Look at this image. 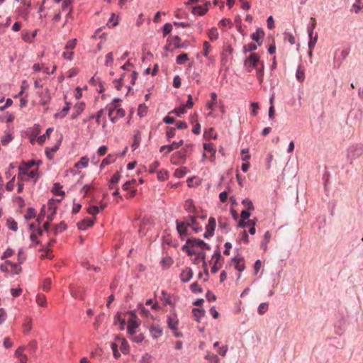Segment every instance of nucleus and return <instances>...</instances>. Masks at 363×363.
<instances>
[{
    "label": "nucleus",
    "mask_w": 363,
    "mask_h": 363,
    "mask_svg": "<svg viewBox=\"0 0 363 363\" xmlns=\"http://www.w3.org/2000/svg\"><path fill=\"white\" fill-rule=\"evenodd\" d=\"M311 23L307 26V32L309 37V41H308V48H315V44L318 40V34L315 33L313 35V30L315 28L316 26V20L315 18L311 17Z\"/></svg>",
    "instance_id": "f257e3e1"
},
{
    "label": "nucleus",
    "mask_w": 363,
    "mask_h": 363,
    "mask_svg": "<svg viewBox=\"0 0 363 363\" xmlns=\"http://www.w3.org/2000/svg\"><path fill=\"white\" fill-rule=\"evenodd\" d=\"M259 62V57L256 53H252L244 62V67L248 72H250L253 69H258L261 65Z\"/></svg>",
    "instance_id": "f03ea898"
},
{
    "label": "nucleus",
    "mask_w": 363,
    "mask_h": 363,
    "mask_svg": "<svg viewBox=\"0 0 363 363\" xmlns=\"http://www.w3.org/2000/svg\"><path fill=\"white\" fill-rule=\"evenodd\" d=\"M363 154V145L356 144L350 146L347 150V158L350 163L359 158Z\"/></svg>",
    "instance_id": "7ed1b4c3"
},
{
    "label": "nucleus",
    "mask_w": 363,
    "mask_h": 363,
    "mask_svg": "<svg viewBox=\"0 0 363 363\" xmlns=\"http://www.w3.org/2000/svg\"><path fill=\"white\" fill-rule=\"evenodd\" d=\"M128 333L129 335H133L135 329L140 325V321L133 311L128 312Z\"/></svg>",
    "instance_id": "20e7f679"
},
{
    "label": "nucleus",
    "mask_w": 363,
    "mask_h": 363,
    "mask_svg": "<svg viewBox=\"0 0 363 363\" xmlns=\"http://www.w3.org/2000/svg\"><path fill=\"white\" fill-rule=\"evenodd\" d=\"M93 120L94 117H91L90 116L82 120V123L84 124H87L85 129V133L91 138H93L96 130V125H94Z\"/></svg>",
    "instance_id": "39448f33"
},
{
    "label": "nucleus",
    "mask_w": 363,
    "mask_h": 363,
    "mask_svg": "<svg viewBox=\"0 0 363 363\" xmlns=\"http://www.w3.org/2000/svg\"><path fill=\"white\" fill-rule=\"evenodd\" d=\"M220 252L218 250L215 252L212 257V261L213 262V264L211 269L212 273H216L218 271V269L221 267L222 264L220 262Z\"/></svg>",
    "instance_id": "423d86ee"
},
{
    "label": "nucleus",
    "mask_w": 363,
    "mask_h": 363,
    "mask_svg": "<svg viewBox=\"0 0 363 363\" xmlns=\"http://www.w3.org/2000/svg\"><path fill=\"white\" fill-rule=\"evenodd\" d=\"M186 160V154L184 150L174 152L171 156V162L174 164H178L184 162Z\"/></svg>",
    "instance_id": "0eeeda50"
},
{
    "label": "nucleus",
    "mask_w": 363,
    "mask_h": 363,
    "mask_svg": "<svg viewBox=\"0 0 363 363\" xmlns=\"http://www.w3.org/2000/svg\"><path fill=\"white\" fill-rule=\"evenodd\" d=\"M187 245H189L191 247H199L201 250H209V245L202 240L199 239H188Z\"/></svg>",
    "instance_id": "6e6552de"
},
{
    "label": "nucleus",
    "mask_w": 363,
    "mask_h": 363,
    "mask_svg": "<svg viewBox=\"0 0 363 363\" xmlns=\"http://www.w3.org/2000/svg\"><path fill=\"white\" fill-rule=\"evenodd\" d=\"M125 115V111L122 108L117 109L115 113L111 111L108 113V117L112 123H116L118 119L123 118Z\"/></svg>",
    "instance_id": "1a4fd4ad"
},
{
    "label": "nucleus",
    "mask_w": 363,
    "mask_h": 363,
    "mask_svg": "<svg viewBox=\"0 0 363 363\" xmlns=\"http://www.w3.org/2000/svg\"><path fill=\"white\" fill-rule=\"evenodd\" d=\"M183 143H184L183 140H181L178 143L174 142L171 145H163V146L160 147V152H162L164 150H166L165 154L167 155L169 152H170L171 151L178 149L179 147H181L183 145Z\"/></svg>",
    "instance_id": "9d476101"
},
{
    "label": "nucleus",
    "mask_w": 363,
    "mask_h": 363,
    "mask_svg": "<svg viewBox=\"0 0 363 363\" xmlns=\"http://www.w3.org/2000/svg\"><path fill=\"white\" fill-rule=\"evenodd\" d=\"M168 326L172 330H177L178 328L179 320L174 313L169 314L167 316Z\"/></svg>",
    "instance_id": "9b49d317"
},
{
    "label": "nucleus",
    "mask_w": 363,
    "mask_h": 363,
    "mask_svg": "<svg viewBox=\"0 0 363 363\" xmlns=\"http://www.w3.org/2000/svg\"><path fill=\"white\" fill-rule=\"evenodd\" d=\"M85 104L84 102H78L74 106V111L71 116L72 119L78 118V116L84 111Z\"/></svg>",
    "instance_id": "f8f14e48"
},
{
    "label": "nucleus",
    "mask_w": 363,
    "mask_h": 363,
    "mask_svg": "<svg viewBox=\"0 0 363 363\" xmlns=\"http://www.w3.org/2000/svg\"><path fill=\"white\" fill-rule=\"evenodd\" d=\"M24 347H19L15 352V357L18 359V363H27L28 357L26 354L23 353Z\"/></svg>",
    "instance_id": "ddd939ff"
},
{
    "label": "nucleus",
    "mask_w": 363,
    "mask_h": 363,
    "mask_svg": "<svg viewBox=\"0 0 363 363\" xmlns=\"http://www.w3.org/2000/svg\"><path fill=\"white\" fill-rule=\"evenodd\" d=\"M264 36V32L261 29L258 28L257 30L252 33L251 38L255 40L259 46L262 44V39Z\"/></svg>",
    "instance_id": "4468645a"
},
{
    "label": "nucleus",
    "mask_w": 363,
    "mask_h": 363,
    "mask_svg": "<svg viewBox=\"0 0 363 363\" xmlns=\"http://www.w3.org/2000/svg\"><path fill=\"white\" fill-rule=\"evenodd\" d=\"M193 277V271L191 268L186 267L180 274V279L183 282L189 281Z\"/></svg>",
    "instance_id": "2eb2a0df"
},
{
    "label": "nucleus",
    "mask_w": 363,
    "mask_h": 363,
    "mask_svg": "<svg viewBox=\"0 0 363 363\" xmlns=\"http://www.w3.org/2000/svg\"><path fill=\"white\" fill-rule=\"evenodd\" d=\"M116 341L118 342L120 349L123 354H128L129 352V345L128 342L121 337H116Z\"/></svg>",
    "instance_id": "dca6fc26"
},
{
    "label": "nucleus",
    "mask_w": 363,
    "mask_h": 363,
    "mask_svg": "<svg viewBox=\"0 0 363 363\" xmlns=\"http://www.w3.org/2000/svg\"><path fill=\"white\" fill-rule=\"evenodd\" d=\"M177 230L181 238H183L187 234V225L184 222L177 220Z\"/></svg>",
    "instance_id": "f3484780"
},
{
    "label": "nucleus",
    "mask_w": 363,
    "mask_h": 363,
    "mask_svg": "<svg viewBox=\"0 0 363 363\" xmlns=\"http://www.w3.org/2000/svg\"><path fill=\"white\" fill-rule=\"evenodd\" d=\"M119 101L120 100L118 99H115L112 102L108 104L104 109L108 111V113L111 111H113V113H115L117 109L121 108Z\"/></svg>",
    "instance_id": "a211bd4d"
},
{
    "label": "nucleus",
    "mask_w": 363,
    "mask_h": 363,
    "mask_svg": "<svg viewBox=\"0 0 363 363\" xmlns=\"http://www.w3.org/2000/svg\"><path fill=\"white\" fill-rule=\"evenodd\" d=\"M62 11L64 12H67L66 16L67 18L69 17L72 13V1L71 0H65L62 4Z\"/></svg>",
    "instance_id": "6ab92c4d"
},
{
    "label": "nucleus",
    "mask_w": 363,
    "mask_h": 363,
    "mask_svg": "<svg viewBox=\"0 0 363 363\" xmlns=\"http://www.w3.org/2000/svg\"><path fill=\"white\" fill-rule=\"evenodd\" d=\"M94 225V220L91 218H85L77 223L78 228L80 230H86Z\"/></svg>",
    "instance_id": "aec40b11"
},
{
    "label": "nucleus",
    "mask_w": 363,
    "mask_h": 363,
    "mask_svg": "<svg viewBox=\"0 0 363 363\" xmlns=\"http://www.w3.org/2000/svg\"><path fill=\"white\" fill-rule=\"evenodd\" d=\"M104 114L105 109L101 108L99 111H98L95 115H91L90 116L94 117V119L96 120V123L99 125L102 123L103 118H106L104 116Z\"/></svg>",
    "instance_id": "412c9836"
},
{
    "label": "nucleus",
    "mask_w": 363,
    "mask_h": 363,
    "mask_svg": "<svg viewBox=\"0 0 363 363\" xmlns=\"http://www.w3.org/2000/svg\"><path fill=\"white\" fill-rule=\"evenodd\" d=\"M150 332L152 337L154 339H157V337L161 336L162 334V328H160L159 326H156V325H153V326L150 327Z\"/></svg>",
    "instance_id": "4be33fe9"
},
{
    "label": "nucleus",
    "mask_w": 363,
    "mask_h": 363,
    "mask_svg": "<svg viewBox=\"0 0 363 363\" xmlns=\"http://www.w3.org/2000/svg\"><path fill=\"white\" fill-rule=\"evenodd\" d=\"M7 264L9 267V272L12 274H18L21 271V267L18 264L8 260Z\"/></svg>",
    "instance_id": "5701e85b"
},
{
    "label": "nucleus",
    "mask_w": 363,
    "mask_h": 363,
    "mask_svg": "<svg viewBox=\"0 0 363 363\" xmlns=\"http://www.w3.org/2000/svg\"><path fill=\"white\" fill-rule=\"evenodd\" d=\"M16 13L18 17L22 18L24 21H27L28 20L29 10L28 9L18 8Z\"/></svg>",
    "instance_id": "b1692460"
},
{
    "label": "nucleus",
    "mask_w": 363,
    "mask_h": 363,
    "mask_svg": "<svg viewBox=\"0 0 363 363\" xmlns=\"http://www.w3.org/2000/svg\"><path fill=\"white\" fill-rule=\"evenodd\" d=\"M216 219L213 217H211L209 219H208V223L206 227V230H207L208 233L210 234V235H213V232L215 230V228H216Z\"/></svg>",
    "instance_id": "393cba45"
},
{
    "label": "nucleus",
    "mask_w": 363,
    "mask_h": 363,
    "mask_svg": "<svg viewBox=\"0 0 363 363\" xmlns=\"http://www.w3.org/2000/svg\"><path fill=\"white\" fill-rule=\"evenodd\" d=\"M127 74L124 73L121 74V77L118 79H116L113 81L114 86L117 90H121V87L123 85V82L126 81Z\"/></svg>",
    "instance_id": "a878e982"
},
{
    "label": "nucleus",
    "mask_w": 363,
    "mask_h": 363,
    "mask_svg": "<svg viewBox=\"0 0 363 363\" xmlns=\"http://www.w3.org/2000/svg\"><path fill=\"white\" fill-rule=\"evenodd\" d=\"M184 208L188 212L196 213V210L195 208V206H194V201L191 199H187L185 201Z\"/></svg>",
    "instance_id": "bb28decb"
},
{
    "label": "nucleus",
    "mask_w": 363,
    "mask_h": 363,
    "mask_svg": "<svg viewBox=\"0 0 363 363\" xmlns=\"http://www.w3.org/2000/svg\"><path fill=\"white\" fill-rule=\"evenodd\" d=\"M233 262L235 263V267L239 272H242L245 269L244 259L243 258H234Z\"/></svg>",
    "instance_id": "cd10ccee"
},
{
    "label": "nucleus",
    "mask_w": 363,
    "mask_h": 363,
    "mask_svg": "<svg viewBox=\"0 0 363 363\" xmlns=\"http://www.w3.org/2000/svg\"><path fill=\"white\" fill-rule=\"evenodd\" d=\"M39 96L41 98L39 101V104L40 105L45 106L50 103L51 97L49 94V90L48 89H46V95L45 96H43V94L41 93V94H39Z\"/></svg>",
    "instance_id": "c85d7f7f"
},
{
    "label": "nucleus",
    "mask_w": 363,
    "mask_h": 363,
    "mask_svg": "<svg viewBox=\"0 0 363 363\" xmlns=\"http://www.w3.org/2000/svg\"><path fill=\"white\" fill-rule=\"evenodd\" d=\"M59 148V143L55 145L52 147H47L45 150V153L49 160L52 159L55 152Z\"/></svg>",
    "instance_id": "c756f323"
},
{
    "label": "nucleus",
    "mask_w": 363,
    "mask_h": 363,
    "mask_svg": "<svg viewBox=\"0 0 363 363\" xmlns=\"http://www.w3.org/2000/svg\"><path fill=\"white\" fill-rule=\"evenodd\" d=\"M205 359L208 361V363H219L220 359L218 357L211 352H207L206 355L205 356Z\"/></svg>",
    "instance_id": "7c9ffc66"
},
{
    "label": "nucleus",
    "mask_w": 363,
    "mask_h": 363,
    "mask_svg": "<svg viewBox=\"0 0 363 363\" xmlns=\"http://www.w3.org/2000/svg\"><path fill=\"white\" fill-rule=\"evenodd\" d=\"M271 239V233L267 231L264 235V240L261 242V247L266 251L267 250V244Z\"/></svg>",
    "instance_id": "2f4dec72"
},
{
    "label": "nucleus",
    "mask_w": 363,
    "mask_h": 363,
    "mask_svg": "<svg viewBox=\"0 0 363 363\" xmlns=\"http://www.w3.org/2000/svg\"><path fill=\"white\" fill-rule=\"evenodd\" d=\"M207 10L206 7L198 6L193 8L192 13L195 15L202 16L206 13Z\"/></svg>",
    "instance_id": "473e14b6"
},
{
    "label": "nucleus",
    "mask_w": 363,
    "mask_h": 363,
    "mask_svg": "<svg viewBox=\"0 0 363 363\" xmlns=\"http://www.w3.org/2000/svg\"><path fill=\"white\" fill-rule=\"evenodd\" d=\"M194 316L197 322H200V319L204 315L205 311L203 309L194 308L193 311Z\"/></svg>",
    "instance_id": "72a5a7b5"
},
{
    "label": "nucleus",
    "mask_w": 363,
    "mask_h": 363,
    "mask_svg": "<svg viewBox=\"0 0 363 363\" xmlns=\"http://www.w3.org/2000/svg\"><path fill=\"white\" fill-rule=\"evenodd\" d=\"M129 338L135 342L140 343L142 342L144 340V335L142 333L136 334V332L133 335H129Z\"/></svg>",
    "instance_id": "f704fd0d"
},
{
    "label": "nucleus",
    "mask_w": 363,
    "mask_h": 363,
    "mask_svg": "<svg viewBox=\"0 0 363 363\" xmlns=\"http://www.w3.org/2000/svg\"><path fill=\"white\" fill-rule=\"evenodd\" d=\"M6 225L8 228L13 230L16 231L18 230V225L17 223L15 221V220L13 218H9L6 220Z\"/></svg>",
    "instance_id": "c9c22d12"
},
{
    "label": "nucleus",
    "mask_w": 363,
    "mask_h": 363,
    "mask_svg": "<svg viewBox=\"0 0 363 363\" xmlns=\"http://www.w3.org/2000/svg\"><path fill=\"white\" fill-rule=\"evenodd\" d=\"M52 130H53L52 128H48L45 134H43V135H40V137L38 138L37 142L40 145H42L45 141L46 138H48L49 137L50 133Z\"/></svg>",
    "instance_id": "e433bc0d"
},
{
    "label": "nucleus",
    "mask_w": 363,
    "mask_h": 363,
    "mask_svg": "<svg viewBox=\"0 0 363 363\" xmlns=\"http://www.w3.org/2000/svg\"><path fill=\"white\" fill-rule=\"evenodd\" d=\"M140 141H141V134H140V131H137V132H135V133L134 135L133 143L132 144V147L134 149H136L139 146V145L140 143Z\"/></svg>",
    "instance_id": "4c0bfd02"
},
{
    "label": "nucleus",
    "mask_w": 363,
    "mask_h": 363,
    "mask_svg": "<svg viewBox=\"0 0 363 363\" xmlns=\"http://www.w3.org/2000/svg\"><path fill=\"white\" fill-rule=\"evenodd\" d=\"M296 77L298 81L303 82L305 79V72L301 67H298L296 73Z\"/></svg>",
    "instance_id": "58836bf2"
},
{
    "label": "nucleus",
    "mask_w": 363,
    "mask_h": 363,
    "mask_svg": "<svg viewBox=\"0 0 363 363\" xmlns=\"http://www.w3.org/2000/svg\"><path fill=\"white\" fill-rule=\"evenodd\" d=\"M208 38L211 40H216L218 38V32L217 28H212L208 33Z\"/></svg>",
    "instance_id": "ea45409f"
},
{
    "label": "nucleus",
    "mask_w": 363,
    "mask_h": 363,
    "mask_svg": "<svg viewBox=\"0 0 363 363\" xmlns=\"http://www.w3.org/2000/svg\"><path fill=\"white\" fill-rule=\"evenodd\" d=\"M186 172H187V168L185 167H183L177 169L174 171V175L176 177L182 178L186 174Z\"/></svg>",
    "instance_id": "a19ab883"
},
{
    "label": "nucleus",
    "mask_w": 363,
    "mask_h": 363,
    "mask_svg": "<svg viewBox=\"0 0 363 363\" xmlns=\"http://www.w3.org/2000/svg\"><path fill=\"white\" fill-rule=\"evenodd\" d=\"M36 302L40 306H43V307L46 306L45 296L43 294H38L36 296Z\"/></svg>",
    "instance_id": "79ce46f5"
},
{
    "label": "nucleus",
    "mask_w": 363,
    "mask_h": 363,
    "mask_svg": "<svg viewBox=\"0 0 363 363\" xmlns=\"http://www.w3.org/2000/svg\"><path fill=\"white\" fill-rule=\"evenodd\" d=\"M89 159L86 157H83L80 160L75 164V167L82 168L88 166Z\"/></svg>",
    "instance_id": "37998d69"
},
{
    "label": "nucleus",
    "mask_w": 363,
    "mask_h": 363,
    "mask_svg": "<svg viewBox=\"0 0 363 363\" xmlns=\"http://www.w3.org/2000/svg\"><path fill=\"white\" fill-rule=\"evenodd\" d=\"M118 346H119V343L116 340L114 342H112L111 345L112 351H113V356L116 359L118 358L121 356V354H120V352L118 350Z\"/></svg>",
    "instance_id": "c03bdc74"
},
{
    "label": "nucleus",
    "mask_w": 363,
    "mask_h": 363,
    "mask_svg": "<svg viewBox=\"0 0 363 363\" xmlns=\"http://www.w3.org/2000/svg\"><path fill=\"white\" fill-rule=\"evenodd\" d=\"M257 45L256 43H250L247 45H244L243 47V52L245 53L247 52H252V51H254L255 50H257Z\"/></svg>",
    "instance_id": "a18cd8bd"
},
{
    "label": "nucleus",
    "mask_w": 363,
    "mask_h": 363,
    "mask_svg": "<svg viewBox=\"0 0 363 363\" xmlns=\"http://www.w3.org/2000/svg\"><path fill=\"white\" fill-rule=\"evenodd\" d=\"M113 62V52H108L105 57V65L106 67H111Z\"/></svg>",
    "instance_id": "49530a36"
},
{
    "label": "nucleus",
    "mask_w": 363,
    "mask_h": 363,
    "mask_svg": "<svg viewBox=\"0 0 363 363\" xmlns=\"http://www.w3.org/2000/svg\"><path fill=\"white\" fill-rule=\"evenodd\" d=\"M189 60L188 55L182 53L177 57V63L179 65L184 64Z\"/></svg>",
    "instance_id": "de8ad7c7"
},
{
    "label": "nucleus",
    "mask_w": 363,
    "mask_h": 363,
    "mask_svg": "<svg viewBox=\"0 0 363 363\" xmlns=\"http://www.w3.org/2000/svg\"><path fill=\"white\" fill-rule=\"evenodd\" d=\"M257 77L259 82V83H262L263 81V75H264V65L263 63H261L260 67L257 69Z\"/></svg>",
    "instance_id": "09e8293b"
},
{
    "label": "nucleus",
    "mask_w": 363,
    "mask_h": 363,
    "mask_svg": "<svg viewBox=\"0 0 363 363\" xmlns=\"http://www.w3.org/2000/svg\"><path fill=\"white\" fill-rule=\"evenodd\" d=\"M66 229V224L62 221L56 225L54 228V233L56 235L63 232Z\"/></svg>",
    "instance_id": "8fccbe9b"
},
{
    "label": "nucleus",
    "mask_w": 363,
    "mask_h": 363,
    "mask_svg": "<svg viewBox=\"0 0 363 363\" xmlns=\"http://www.w3.org/2000/svg\"><path fill=\"white\" fill-rule=\"evenodd\" d=\"M126 74H127L126 77H128V79H130V84L132 85L135 84V81L138 78V73L135 71H133V72H131L130 74H128V73H126Z\"/></svg>",
    "instance_id": "3c124183"
},
{
    "label": "nucleus",
    "mask_w": 363,
    "mask_h": 363,
    "mask_svg": "<svg viewBox=\"0 0 363 363\" xmlns=\"http://www.w3.org/2000/svg\"><path fill=\"white\" fill-rule=\"evenodd\" d=\"M139 313L145 317H151L152 318V315L150 314V311L146 309L143 305H139Z\"/></svg>",
    "instance_id": "603ef678"
},
{
    "label": "nucleus",
    "mask_w": 363,
    "mask_h": 363,
    "mask_svg": "<svg viewBox=\"0 0 363 363\" xmlns=\"http://www.w3.org/2000/svg\"><path fill=\"white\" fill-rule=\"evenodd\" d=\"M268 310V303H262L259 304L257 312L259 315H264Z\"/></svg>",
    "instance_id": "864d4df0"
},
{
    "label": "nucleus",
    "mask_w": 363,
    "mask_h": 363,
    "mask_svg": "<svg viewBox=\"0 0 363 363\" xmlns=\"http://www.w3.org/2000/svg\"><path fill=\"white\" fill-rule=\"evenodd\" d=\"M62 186L59 183H55L52 188V191L56 195H64V192L61 191Z\"/></svg>",
    "instance_id": "5fc2aeb1"
},
{
    "label": "nucleus",
    "mask_w": 363,
    "mask_h": 363,
    "mask_svg": "<svg viewBox=\"0 0 363 363\" xmlns=\"http://www.w3.org/2000/svg\"><path fill=\"white\" fill-rule=\"evenodd\" d=\"M35 216V211L33 208H29L26 214H25V218L26 220H30L33 218Z\"/></svg>",
    "instance_id": "6e6d98bb"
},
{
    "label": "nucleus",
    "mask_w": 363,
    "mask_h": 363,
    "mask_svg": "<svg viewBox=\"0 0 363 363\" xmlns=\"http://www.w3.org/2000/svg\"><path fill=\"white\" fill-rule=\"evenodd\" d=\"M175 134L176 129L174 128H167L166 135L168 141H170L175 136Z\"/></svg>",
    "instance_id": "4d7b16f0"
},
{
    "label": "nucleus",
    "mask_w": 363,
    "mask_h": 363,
    "mask_svg": "<svg viewBox=\"0 0 363 363\" xmlns=\"http://www.w3.org/2000/svg\"><path fill=\"white\" fill-rule=\"evenodd\" d=\"M147 111V107L145 104H140L138 107V114L140 117H143L146 115Z\"/></svg>",
    "instance_id": "13d9d810"
},
{
    "label": "nucleus",
    "mask_w": 363,
    "mask_h": 363,
    "mask_svg": "<svg viewBox=\"0 0 363 363\" xmlns=\"http://www.w3.org/2000/svg\"><path fill=\"white\" fill-rule=\"evenodd\" d=\"M14 182H15V176L12 177V178L6 183V189L9 191H11L14 188Z\"/></svg>",
    "instance_id": "bf43d9fd"
},
{
    "label": "nucleus",
    "mask_w": 363,
    "mask_h": 363,
    "mask_svg": "<svg viewBox=\"0 0 363 363\" xmlns=\"http://www.w3.org/2000/svg\"><path fill=\"white\" fill-rule=\"evenodd\" d=\"M21 38L26 43H31L33 40L30 33L28 31L23 32Z\"/></svg>",
    "instance_id": "052dcab7"
},
{
    "label": "nucleus",
    "mask_w": 363,
    "mask_h": 363,
    "mask_svg": "<svg viewBox=\"0 0 363 363\" xmlns=\"http://www.w3.org/2000/svg\"><path fill=\"white\" fill-rule=\"evenodd\" d=\"M28 174H25L23 172V170H21V172H18L17 179L18 181H20L21 182H27L29 180V178L28 177Z\"/></svg>",
    "instance_id": "680f3d73"
},
{
    "label": "nucleus",
    "mask_w": 363,
    "mask_h": 363,
    "mask_svg": "<svg viewBox=\"0 0 363 363\" xmlns=\"http://www.w3.org/2000/svg\"><path fill=\"white\" fill-rule=\"evenodd\" d=\"M87 212H88L89 214L93 215V216H96L99 212V208L98 206H89L87 208Z\"/></svg>",
    "instance_id": "e2e57ef3"
},
{
    "label": "nucleus",
    "mask_w": 363,
    "mask_h": 363,
    "mask_svg": "<svg viewBox=\"0 0 363 363\" xmlns=\"http://www.w3.org/2000/svg\"><path fill=\"white\" fill-rule=\"evenodd\" d=\"M190 289L194 293H201L202 291L201 288L199 286L197 282H194L191 284Z\"/></svg>",
    "instance_id": "0e129e2a"
},
{
    "label": "nucleus",
    "mask_w": 363,
    "mask_h": 363,
    "mask_svg": "<svg viewBox=\"0 0 363 363\" xmlns=\"http://www.w3.org/2000/svg\"><path fill=\"white\" fill-rule=\"evenodd\" d=\"M77 45V39L74 38V39H72V40H70L69 41H67V43H66L65 45V49L67 50H69V49H74L75 48Z\"/></svg>",
    "instance_id": "69168bd1"
},
{
    "label": "nucleus",
    "mask_w": 363,
    "mask_h": 363,
    "mask_svg": "<svg viewBox=\"0 0 363 363\" xmlns=\"http://www.w3.org/2000/svg\"><path fill=\"white\" fill-rule=\"evenodd\" d=\"M168 177V174L166 170H160L157 172V179L159 180H165Z\"/></svg>",
    "instance_id": "338daca9"
},
{
    "label": "nucleus",
    "mask_w": 363,
    "mask_h": 363,
    "mask_svg": "<svg viewBox=\"0 0 363 363\" xmlns=\"http://www.w3.org/2000/svg\"><path fill=\"white\" fill-rule=\"evenodd\" d=\"M153 358L148 354H145L142 357L141 363H152Z\"/></svg>",
    "instance_id": "774afa93"
}]
</instances>
